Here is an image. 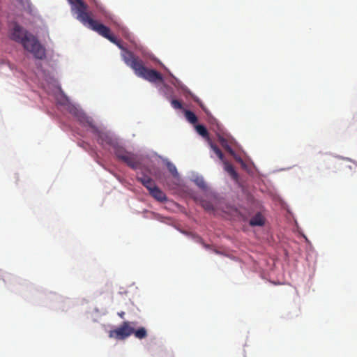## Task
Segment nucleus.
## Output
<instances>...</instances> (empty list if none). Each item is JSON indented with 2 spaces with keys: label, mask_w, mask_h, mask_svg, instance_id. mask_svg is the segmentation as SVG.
I'll list each match as a JSON object with an SVG mask.
<instances>
[{
  "label": "nucleus",
  "mask_w": 357,
  "mask_h": 357,
  "mask_svg": "<svg viewBox=\"0 0 357 357\" xmlns=\"http://www.w3.org/2000/svg\"><path fill=\"white\" fill-rule=\"evenodd\" d=\"M72 5V10L77 14V19L79 20L84 26H88L92 30L96 31L102 36L108 39L110 42L115 44L120 48L123 52L121 56L125 61V55L127 52L131 51L125 48L121 42L111 33L110 29L98 21L93 20L87 12V5L82 0H69Z\"/></svg>",
  "instance_id": "1"
},
{
  "label": "nucleus",
  "mask_w": 357,
  "mask_h": 357,
  "mask_svg": "<svg viewBox=\"0 0 357 357\" xmlns=\"http://www.w3.org/2000/svg\"><path fill=\"white\" fill-rule=\"evenodd\" d=\"M10 38L20 43L24 50L31 52L36 59L43 60L46 58V50L38 38L17 24L13 28Z\"/></svg>",
  "instance_id": "2"
},
{
  "label": "nucleus",
  "mask_w": 357,
  "mask_h": 357,
  "mask_svg": "<svg viewBox=\"0 0 357 357\" xmlns=\"http://www.w3.org/2000/svg\"><path fill=\"white\" fill-rule=\"evenodd\" d=\"M124 57L125 63L134 70L137 76L150 82L163 81L162 75L159 72L146 68L143 61L132 52H127Z\"/></svg>",
  "instance_id": "3"
},
{
  "label": "nucleus",
  "mask_w": 357,
  "mask_h": 357,
  "mask_svg": "<svg viewBox=\"0 0 357 357\" xmlns=\"http://www.w3.org/2000/svg\"><path fill=\"white\" fill-rule=\"evenodd\" d=\"M135 322L124 321L118 328L109 331V337L116 340H125L134 332Z\"/></svg>",
  "instance_id": "4"
},
{
  "label": "nucleus",
  "mask_w": 357,
  "mask_h": 357,
  "mask_svg": "<svg viewBox=\"0 0 357 357\" xmlns=\"http://www.w3.org/2000/svg\"><path fill=\"white\" fill-rule=\"evenodd\" d=\"M210 146L216 154L218 158L223 162L225 170L231 176L233 179L236 180L238 176L237 172L234 169V167L228 161L225 160V156L221 150L213 142H210Z\"/></svg>",
  "instance_id": "5"
},
{
  "label": "nucleus",
  "mask_w": 357,
  "mask_h": 357,
  "mask_svg": "<svg viewBox=\"0 0 357 357\" xmlns=\"http://www.w3.org/2000/svg\"><path fill=\"white\" fill-rule=\"evenodd\" d=\"M115 155L119 160L124 162L132 169L137 168L139 165L135 156L127 152L123 148H116Z\"/></svg>",
  "instance_id": "6"
},
{
  "label": "nucleus",
  "mask_w": 357,
  "mask_h": 357,
  "mask_svg": "<svg viewBox=\"0 0 357 357\" xmlns=\"http://www.w3.org/2000/svg\"><path fill=\"white\" fill-rule=\"evenodd\" d=\"M98 142L102 146L109 145L115 146L116 140L107 132L98 131Z\"/></svg>",
  "instance_id": "7"
},
{
  "label": "nucleus",
  "mask_w": 357,
  "mask_h": 357,
  "mask_svg": "<svg viewBox=\"0 0 357 357\" xmlns=\"http://www.w3.org/2000/svg\"><path fill=\"white\" fill-rule=\"evenodd\" d=\"M137 178L149 190V193L157 186L155 181L148 175L142 174Z\"/></svg>",
  "instance_id": "8"
},
{
  "label": "nucleus",
  "mask_w": 357,
  "mask_h": 357,
  "mask_svg": "<svg viewBox=\"0 0 357 357\" xmlns=\"http://www.w3.org/2000/svg\"><path fill=\"white\" fill-rule=\"evenodd\" d=\"M156 200L163 202L167 199L165 193L162 191L158 186L152 189V191L149 193Z\"/></svg>",
  "instance_id": "9"
},
{
  "label": "nucleus",
  "mask_w": 357,
  "mask_h": 357,
  "mask_svg": "<svg viewBox=\"0 0 357 357\" xmlns=\"http://www.w3.org/2000/svg\"><path fill=\"white\" fill-rule=\"evenodd\" d=\"M264 222V218L261 213H257L250 220V225L251 226H263Z\"/></svg>",
  "instance_id": "10"
},
{
  "label": "nucleus",
  "mask_w": 357,
  "mask_h": 357,
  "mask_svg": "<svg viewBox=\"0 0 357 357\" xmlns=\"http://www.w3.org/2000/svg\"><path fill=\"white\" fill-rule=\"evenodd\" d=\"M218 141L220 144V145L227 151H228L230 154L231 155H234V151H233V149L231 148V146L229 145V143L227 142V140L224 138L222 136H218Z\"/></svg>",
  "instance_id": "11"
},
{
  "label": "nucleus",
  "mask_w": 357,
  "mask_h": 357,
  "mask_svg": "<svg viewBox=\"0 0 357 357\" xmlns=\"http://www.w3.org/2000/svg\"><path fill=\"white\" fill-rule=\"evenodd\" d=\"M167 167L169 172L173 176V177L174 178H176L177 181H179V179H180L179 174L177 172V169H176V166L174 164H172V162H167Z\"/></svg>",
  "instance_id": "12"
},
{
  "label": "nucleus",
  "mask_w": 357,
  "mask_h": 357,
  "mask_svg": "<svg viewBox=\"0 0 357 357\" xmlns=\"http://www.w3.org/2000/svg\"><path fill=\"white\" fill-rule=\"evenodd\" d=\"M132 334L135 335V337L142 340L147 336V331L145 328L140 327L137 330L134 329V332Z\"/></svg>",
  "instance_id": "13"
},
{
  "label": "nucleus",
  "mask_w": 357,
  "mask_h": 357,
  "mask_svg": "<svg viewBox=\"0 0 357 357\" xmlns=\"http://www.w3.org/2000/svg\"><path fill=\"white\" fill-rule=\"evenodd\" d=\"M196 130L197 132L202 137L208 139V140L209 141V143L210 142H212L210 139H209V137H208V132L207 130V129L202 125H197L196 126Z\"/></svg>",
  "instance_id": "14"
},
{
  "label": "nucleus",
  "mask_w": 357,
  "mask_h": 357,
  "mask_svg": "<svg viewBox=\"0 0 357 357\" xmlns=\"http://www.w3.org/2000/svg\"><path fill=\"white\" fill-rule=\"evenodd\" d=\"M185 116L186 119L191 123H196L197 122V116L190 110H185Z\"/></svg>",
  "instance_id": "15"
},
{
  "label": "nucleus",
  "mask_w": 357,
  "mask_h": 357,
  "mask_svg": "<svg viewBox=\"0 0 357 357\" xmlns=\"http://www.w3.org/2000/svg\"><path fill=\"white\" fill-rule=\"evenodd\" d=\"M195 183L202 190H206L208 185L202 177H197L194 180Z\"/></svg>",
  "instance_id": "16"
},
{
  "label": "nucleus",
  "mask_w": 357,
  "mask_h": 357,
  "mask_svg": "<svg viewBox=\"0 0 357 357\" xmlns=\"http://www.w3.org/2000/svg\"><path fill=\"white\" fill-rule=\"evenodd\" d=\"M171 105L174 109H181L183 107L181 102L178 100H174V99L172 100Z\"/></svg>",
  "instance_id": "17"
},
{
  "label": "nucleus",
  "mask_w": 357,
  "mask_h": 357,
  "mask_svg": "<svg viewBox=\"0 0 357 357\" xmlns=\"http://www.w3.org/2000/svg\"><path fill=\"white\" fill-rule=\"evenodd\" d=\"M202 206L207 211H211L213 209V206L212 204H211L210 202H205L202 204Z\"/></svg>",
  "instance_id": "18"
},
{
  "label": "nucleus",
  "mask_w": 357,
  "mask_h": 357,
  "mask_svg": "<svg viewBox=\"0 0 357 357\" xmlns=\"http://www.w3.org/2000/svg\"><path fill=\"white\" fill-rule=\"evenodd\" d=\"M199 106L202 107V109L206 112L207 113V110L206 109V107H204V105L202 103V102H199Z\"/></svg>",
  "instance_id": "19"
},
{
  "label": "nucleus",
  "mask_w": 357,
  "mask_h": 357,
  "mask_svg": "<svg viewBox=\"0 0 357 357\" xmlns=\"http://www.w3.org/2000/svg\"><path fill=\"white\" fill-rule=\"evenodd\" d=\"M118 315L121 318V319H123L124 318V315H125V312H119L118 313Z\"/></svg>",
  "instance_id": "20"
},
{
  "label": "nucleus",
  "mask_w": 357,
  "mask_h": 357,
  "mask_svg": "<svg viewBox=\"0 0 357 357\" xmlns=\"http://www.w3.org/2000/svg\"><path fill=\"white\" fill-rule=\"evenodd\" d=\"M200 243L203 245V246L204 248H209V245L206 244L205 243H204L202 239L200 240Z\"/></svg>",
  "instance_id": "21"
}]
</instances>
